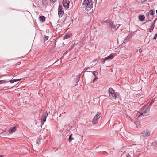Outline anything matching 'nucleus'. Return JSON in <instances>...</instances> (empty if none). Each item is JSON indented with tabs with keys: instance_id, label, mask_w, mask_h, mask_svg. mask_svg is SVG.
Masks as SVG:
<instances>
[{
	"instance_id": "39",
	"label": "nucleus",
	"mask_w": 157,
	"mask_h": 157,
	"mask_svg": "<svg viewBox=\"0 0 157 157\" xmlns=\"http://www.w3.org/2000/svg\"><path fill=\"white\" fill-rule=\"evenodd\" d=\"M156 13L157 15V10H156Z\"/></svg>"
},
{
	"instance_id": "33",
	"label": "nucleus",
	"mask_w": 157,
	"mask_h": 157,
	"mask_svg": "<svg viewBox=\"0 0 157 157\" xmlns=\"http://www.w3.org/2000/svg\"><path fill=\"white\" fill-rule=\"evenodd\" d=\"M106 60H105V58H104L103 59V61H102V62H103V63H104L105 62V61H106Z\"/></svg>"
},
{
	"instance_id": "13",
	"label": "nucleus",
	"mask_w": 157,
	"mask_h": 157,
	"mask_svg": "<svg viewBox=\"0 0 157 157\" xmlns=\"http://www.w3.org/2000/svg\"><path fill=\"white\" fill-rule=\"evenodd\" d=\"M21 80V78H19L17 79H13V80H10L9 82H10L11 83H13L19 81L20 80Z\"/></svg>"
},
{
	"instance_id": "35",
	"label": "nucleus",
	"mask_w": 157,
	"mask_h": 157,
	"mask_svg": "<svg viewBox=\"0 0 157 157\" xmlns=\"http://www.w3.org/2000/svg\"><path fill=\"white\" fill-rule=\"evenodd\" d=\"M152 102H151V103H150V105H152Z\"/></svg>"
},
{
	"instance_id": "2",
	"label": "nucleus",
	"mask_w": 157,
	"mask_h": 157,
	"mask_svg": "<svg viewBox=\"0 0 157 157\" xmlns=\"http://www.w3.org/2000/svg\"><path fill=\"white\" fill-rule=\"evenodd\" d=\"M105 25H106L112 31H114L117 29L119 25H117L114 23V21L109 19L105 20L104 21Z\"/></svg>"
},
{
	"instance_id": "25",
	"label": "nucleus",
	"mask_w": 157,
	"mask_h": 157,
	"mask_svg": "<svg viewBox=\"0 0 157 157\" xmlns=\"http://www.w3.org/2000/svg\"><path fill=\"white\" fill-rule=\"evenodd\" d=\"M41 140H42L41 137L39 138L38 139V142L37 141L36 143V144L38 145L39 144V143H40L41 142Z\"/></svg>"
},
{
	"instance_id": "11",
	"label": "nucleus",
	"mask_w": 157,
	"mask_h": 157,
	"mask_svg": "<svg viewBox=\"0 0 157 157\" xmlns=\"http://www.w3.org/2000/svg\"><path fill=\"white\" fill-rule=\"evenodd\" d=\"M148 21H150L153 19V16L152 15H149V14H147L146 15Z\"/></svg>"
},
{
	"instance_id": "22",
	"label": "nucleus",
	"mask_w": 157,
	"mask_h": 157,
	"mask_svg": "<svg viewBox=\"0 0 157 157\" xmlns=\"http://www.w3.org/2000/svg\"><path fill=\"white\" fill-rule=\"evenodd\" d=\"M63 8L62 7V6L61 5H59V6L58 11H63Z\"/></svg>"
},
{
	"instance_id": "4",
	"label": "nucleus",
	"mask_w": 157,
	"mask_h": 157,
	"mask_svg": "<svg viewBox=\"0 0 157 157\" xmlns=\"http://www.w3.org/2000/svg\"><path fill=\"white\" fill-rule=\"evenodd\" d=\"M93 4L91 0H84L83 4L84 5L87 6L86 7V9L87 10H90L93 7Z\"/></svg>"
},
{
	"instance_id": "36",
	"label": "nucleus",
	"mask_w": 157,
	"mask_h": 157,
	"mask_svg": "<svg viewBox=\"0 0 157 157\" xmlns=\"http://www.w3.org/2000/svg\"><path fill=\"white\" fill-rule=\"evenodd\" d=\"M124 154H125V153H123V154L121 155V156H122V155H124Z\"/></svg>"
},
{
	"instance_id": "31",
	"label": "nucleus",
	"mask_w": 157,
	"mask_h": 157,
	"mask_svg": "<svg viewBox=\"0 0 157 157\" xmlns=\"http://www.w3.org/2000/svg\"><path fill=\"white\" fill-rule=\"evenodd\" d=\"M139 52L140 53H141L142 52V50L141 49H140L139 50Z\"/></svg>"
},
{
	"instance_id": "16",
	"label": "nucleus",
	"mask_w": 157,
	"mask_h": 157,
	"mask_svg": "<svg viewBox=\"0 0 157 157\" xmlns=\"http://www.w3.org/2000/svg\"><path fill=\"white\" fill-rule=\"evenodd\" d=\"M156 19H155L154 21V23L152 24L151 27V28L150 29V30H149V32H151L153 30L154 28V24L155 23V20Z\"/></svg>"
},
{
	"instance_id": "6",
	"label": "nucleus",
	"mask_w": 157,
	"mask_h": 157,
	"mask_svg": "<svg viewBox=\"0 0 157 157\" xmlns=\"http://www.w3.org/2000/svg\"><path fill=\"white\" fill-rule=\"evenodd\" d=\"M101 113L99 112L97 115H95L92 121V123L94 124H96L98 121V119L101 117Z\"/></svg>"
},
{
	"instance_id": "5",
	"label": "nucleus",
	"mask_w": 157,
	"mask_h": 157,
	"mask_svg": "<svg viewBox=\"0 0 157 157\" xmlns=\"http://www.w3.org/2000/svg\"><path fill=\"white\" fill-rule=\"evenodd\" d=\"M109 97L115 99L117 97V95L115 92L112 88H109Z\"/></svg>"
},
{
	"instance_id": "32",
	"label": "nucleus",
	"mask_w": 157,
	"mask_h": 157,
	"mask_svg": "<svg viewBox=\"0 0 157 157\" xmlns=\"http://www.w3.org/2000/svg\"><path fill=\"white\" fill-rule=\"evenodd\" d=\"M157 37V35H155L154 37V39H155Z\"/></svg>"
},
{
	"instance_id": "10",
	"label": "nucleus",
	"mask_w": 157,
	"mask_h": 157,
	"mask_svg": "<svg viewBox=\"0 0 157 157\" xmlns=\"http://www.w3.org/2000/svg\"><path fill=\"white\" fill-rule=\"evenodd\" d=\"M115 56V54L112 53L110 54L108 57L105 58V60H110L113 58Z\"/></svg>"
},
{
	"instance_id": "27",
	"label": "nucleus",
	"mask_w": 157,
	"mask_h": 157,
	"mask_svg": "<svg viewBox=\"0 0 157 157\" xmlns=\"http://www.w3.org/2000/svg\"><path fill=\"white\" fill-rule=\"evenodd\" d=\"M136 1L140 3L142 2H144L146 0H136Z\"/></svg>"
},
{
	"instance_id": "18",
	"label": "nucleus",
	"mask_w": 157,
	"mask_h": 157,
	"mask_svg": "<svg viewBox=\"0 0 157 157\" xmlns=\"http://www.w3.org/2000/svg\"><path fill=\"white\" fill-rule=\"evenodd\" d=\"M42 2L43 4V6L45 7L46 6L47 4L46 0H42Z\"/></svg>"
},
{
	"instance_id": "15",
	"label": "nucleus",
	"mask_w": 157,
	"mask_h": 157,
	"mask_svg": "<svg viewBox=\"0 0 157 157\" xmlns=\"http://www.w3.org/2000/svg\"><path fill=\"white\" fill-rule=\"evenodd\" d=\"M63 14V11H58V15L59 17H61Z\"/></svg>"
},
{
	"instance_id": "8",
	"label": "nucleus",
	"mask_w": 157,
	"mask_h": 157,
	"mask_svg": "<svg viewBox=\"0 0 157 157\" xmlns=\"http://www.w3.org/2000/svg\"><path fill=\"white\" fill-rule=\"evenodd\" d=\"M48 113L47 111L44 112L41 118V122L42 124H43L44 122L46 121V118L48 116Z\"/></svg>"
},
{
	"instance_id": "1",
	"label": "nucleus",
	"mask_w": 157,
	"mask_h": 157,
	"mask_svg": "<svg viewBox=\"0 0 157 157\" xmlns=\"http://www.w3.org/2000/svg\"><path fill=\"white\" fill-rule=\"evenodd\" d=\"M149 109L147 106L143 107L140 110V112L137 114L136 118L138 120L139 118H143V116H145L148 115Z\"/></svg>"
},
{
	"instance_id": "20",
	"label": "nucleus",
	"mask_w": 157,
	"mask_h": 157,
	"mask_svg": "<svg viewBox=\"0 0 157 157\" xmlns=\"http://www.w3.org/2000/svg\"><path fill=\"white\" fill-rule=\"evenodd\" d=\"M154 11H153L152 10H150L149 12L147 13V14H149V15H152L153 16L154 14Z\"/></svg>"
},
{
	"instance_id": "24",
	"label": "nucleus",
	"mask_w": 157,
	"mask_h": 157,
	"mask_svg": "<svg viewBox=\"0 0 157 157\" xmlns=\"http://www.w3.org/2000/svg\"><path fill=\"white\" fill-rule=\"evenodd\" d=\"M93 74L94 75V76H95V77L96 76H97V75H98V72L97 71H94L93 73Z\"/></svg>"
},
{
	"instance_id": "28",
	"label": "nucleus",
	"mask_w": 157,
	"mask_h": 157,
	"mask_svg": "<svg viewBox=\"0 0 157 157\" xmlns=\"http://www.w3.org/2000/svg\"><path fill=\"white\" fill-rule=\"evenodd\" d=\"M97 78H98L97 76H96V77H95V78H94V80L93 81V82H94L95 81L97 80Z\"/></svg>"
},
{
	"instance_id": "30",
	"label": "nucleus",
	"mask_w": 157,
	"mask_h": 157,
	"mask_svg": "<svg viewBox=\"0 0 157 157\" xmlns=\"http://www.w3.org/2000/svg\"><path fill=\"white\" fill-rule=\"evenodd\" d=\"M50 1H51V2L52 3H54L55 2L56 0H50Z\"/></svg>"
},
{
	"instance_id": "14",
	"label": "nucleus",
	"mask_w": 157,
	"mask_h": 157,
	"mask_svg": "<svg viewBox=\"0 0 157 157\" xmlns=\"http://www.w3.org/2000/svg\"><path fill=\"white\" fill-rule=\"evenodd\" d=\"M138 18L141 21H143L145 18V16L144 15H139L138 17Z\"/></svg>"
},
{
	"instance_id": "7",
	"label": "nucleus",
	"mask_w": 157,
	"mask_h": 157,
	"mask_svg": "<svg viewBox=\"0 0 157 157\" xmlns=\"http://www.w3.org/2000/svg\"><path fill=\"white\" fill-rule=\"evenodd\" d=\"M150 134V132L148 130L143 131L141 134L140 137L143 138H147L148 137Z\"/></svg>"
},
{
	"instance_id": "21",
	"label": "nucleus",
	"mask_w": 157,
	"mask_h": 157,
	"mask_svg": "<svg viewBox=\"0 0 157 157\" xmlns=\"http://www.w3.org/2000/svg\"><path fill=\"white\" fill-rule=\"evenodd\" d=\"M7 82H8L7 81V80H0V84L5 83Z\"/></svg>"
},
{
	"instance_id": "34",
	"label": "nucleus",
	"mask_w": 157,
	"mask_h": 157,
	"mask_svg": "<svg viewBox=\"0 0 157 157\" xmlns=\"http://www.w3.org/2000/svg\"><path fill=\"white\" fill-rule=\"evenodd\" d=\"M0 157H4L3 155H0Z\"/></svg>"
},
{
	"instance_id": "40",
	"label": "nucleus",
	"mask_w": 157,
	"mask_h": 157,
	"mask_svg": "<svg viewBox=\"0 0 157 157\" xmlns=\"http://www.w3.org/2000/svg\"><path fill=\"white\" fill-rule=\"evenodd\" d=\"M65 113V112H64V113Z\"/></svg>"
},
{
	"instance_id": "17",
	"label": "nucleus",
	"mask_w": 157,
	"mask_h": 157,
	"mask_svg": "<svg viewBox=\"0 0 157 157\" xmlns=\"http://www.w3.org/2000/svg\"><path fill=\"white\" fill-rule=\"evenodd\" d=\"M72 134H71L69 136L68 141L69 142H71L72 140L74 139V138L72 137Z\"/></svg>"
},
{
	"instance_id": "26",
	"label": "nucleus",
	"mask_w": 157,
	"mask_h": 157,
	"mask_svg": "<svg viewBox=\"0 0 157 157\" xmlns=\"http://www.w3.org/2000/svg\"><path fill=\"white\" fill-rule=\"evenodd\" d=\"M48 38H49L48 36L45 35L44 38V41H46L48 39Z\"/></svg>"
},
{
	"instance_id": "23",
	"label": "nucleus",
	"mask_w": 157,
	"mask_h": 157,
	"mask_svg": "<svg viewBox=\"0 0 157 157\" xmlns=\"http://www.w3.org/2000/svg\"><path fill=\"white\" fill-rule=\"evenodd\" d=\"M70 37V35H69L68 34H67L64 35V37L65 39H67V38H69Z\"/></svg>"
},
{
	"instance_id": "9",
	"label": "nucleus",
	"mask_w": 157,
	"mask_h": 157,
	"mask_svg": "<svg viewBox=\"0 0 157 157\" xmlns=\"http://www.w3.org/2000/svg\"><path fill=\"white\" fill-rule=\"evenodd\" d=\"M70 2L67 0H63V4L65 8H68L69 7Z\"/></svg>"
},
{
	"instance_id": "12",
	"label": "nucleus",
	"mask_w": 157,
	"mask_h": 157,
	"mask_svg": "<svg viewBox=\"0 0 157 157\" xmlns=\"http://www.w3.org/2000/svg\"><path fill=\"white\" fill-rule=\"evenodd\" d=\"M39 20L40 21L44 22L45 21V17L43 16H41L39 17Z\"/></svg>"
},
{
	"instance_id": "29",
	"label": "nucleus",
	"mask_w": 157,
	"mask_h": 157,
	"mask_svg": "<svg viewBox=\"0 0 157 157\" xmlns=\"http://www.w3.org/2000/svg\"><path fill=\"white\" fill-rule=\"evenodd\" d=\"M90 68V67H89V68H85L84 69V70L85 71H87L88 70V69H89Z\"/></svg>"
},
{
	"instance_id": "19",
	"label": "nucleus",
	"mask_w": 157,
	"mask_h": 157,
	"mask_svg": "<svg viewBox=\"0 0 157 157\" xmlns=\"http://www.w3.org/2000/svg\"><path fill=\"white\" fill-rule=\"evenodd\" d=\"M130 38H131L130 37H129V36L127 37L125 39V40L124 41V43H126L127 41H129L130 40Z\"/></svg>"
},
{
	"instance_id": "3",
	"label": "nucleus",
	"mask_w": 157,
	"mask_h": 157,
	"mask_svg": "<svg viewBox=\"0 0 157 157\" xmlns=\"http://www.w3.org/2000/svg\"><path fill=\"white\" fill-rule=\"evenodd\" d=\"M17 128L16 126H14L13 127H12L7 131H5L2 132V133H0L2 136H4L3 135V134H6L7 135H9L10 134H12L15 131H16ZM5 135L4 136H5Z\"/></svg>"
},
{
	"instance_id": "37",
	"label": "nucleus",
	"mask_w": 157,
	"mask_h": 157,
	"mask_svg": "<svg viewBox=\"0 0 157 157\" xmlns=\"http://www.w3.org/2000/svg\"><path fill=\"white\" fill-rule=\"evenodd\" d=\"M135 124H136V125L137 126V127H138V126H137L136 123H135Z\"/></svg>"
},
{
	"instance_id": "38",
	"label": "nucleus",
	"mask_w": 157,
	"mask_h": 157,
	"mask_svg": "<svg viewBox=\"0 0 157 157\" xmlns=\"http://www.w3.org/2000/svg\"><path fill=\"white\" fill-rule=\"evenodd\" d=\"M66 54V53H64V54H63V55Z\"/></svg>"
},
{
	"instance_id": "41",
	"label": "nucleus",
	"mask_w": 157,
	"mask_h": 157,
	"mask_svg": "<svg viewBox=\"0 0 157 157\" xmlns=\"http://www.w3.org/2000/svg\"><path fill=\"white\" fill-rule=\"evenodd\" d=\"M61 114H60V116H59V117L61 116Z\"/></svg>"
}]
</instances>
